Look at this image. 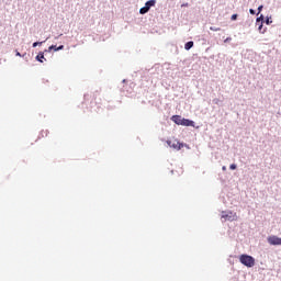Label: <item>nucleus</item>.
I'll return each instance as SVG.
<instances>
[{"mask_svg":"<svg viewBox=\"0 0 281 281\" xmlns=\"http://www.w3.org/2000/svg\"><path fill=\"white\" fill-rule=\"evenodd\" d=\"M222 170H224V171L227 170V167L223 166V167H222Z\"/></svg>","mask_w":281,"mask_h":281,"instance_id":"20","label":"nucleus"},{"mask_svg":"<svg viewBox=\"0 0 281 281\" xmlns=\"http://www.w3.org/2000/svg\"><path fill=\"white\" fill-rule=\"evenodd\" d=\"M182 5L187 7V5H188V3H186V4H182Z\"/></svg>","mask_w":281,"mask_h":281,"instance_id":"23","label":"nucleus"},{"mask_svg":"<svg viewBox=\"0 0 281 281\" xmlns=\"http://www.w3.org/2000/svg\"><path fill=\"white\" fill-rule=\"evenodd\" d=\"M49 52H52V49H54V52H60V49H65L64 45H60L59 47H56V45H52L48 47Z\"/></svg>","mask_w":281,"mask_h":281,"instance_id":"8","label":"nucleus"},{"mask_svg":"<svg viewBox=\"0 0 281 281\" xmlns=\"http://www.w3.org/2000/svg\"><path fill=\"white\" fill-rule=\"evenodd\" d=\"M266 23H267V25H271V23H273V21H271L270 19H267Z\"/></svg>","mask_w":281,"mask_h":281,"instance_id":"16","label":"nucleus"},{"mask_svg":"<svg viewBox=\"0 0 281 281\" xmlns=\"http://www.w3.org/2000/svg\"><path fill=\"white\" fill-rule=\"evenodd\" d=\"M43 58H45V55L43 53H40L37 56H36V60H38V63H43Z\"/></svg>","mask_w":281,"mask_h":281,"instance_id":"10","label":"nucleus"},{"mask_svg":"<svg viewBox=\"0 0 281 281\" xmlns=\"http://www.w3.org/2000/svg\"><path fill=\"white\" fill-rule=\"evenodd\" d=\"M149 10H150L149 8L143 7V8H140L139 13L140 14H146Z\"/></svg>","mask_w":281,"mask_h":281,"instance_id":"11","label":"nucleus"},{"mask_svg":"<svg viewBox=\"0 0 281 281\" xmlns=\"http://www.w3.org/2000/svg\"><path fill=\"white\" fill-rule=\"evenodd\" d=\"M222 218H224L225 221H236L237 215L236 213L233 212H222Z\"/></svg>","mask_w":281,"mask_h":281,"instance_id":"3","label":"nucleus"},{"mask_svg":"<svg viewBox=\"0 0 281 281\" xmlns=\"http://www.w3.org/2000/svg\"><path fill=\"white\" fill-rule=\"evenodd\" d=\"M157 3V0H149L145 3V8L147 9H151V8H155V4Z\"/></svg>","mask_w":281,"mask_h":281,"instance_id":"7","label":"nucleus"},{"mask_svg":"<svg viewBox=\"0 0 281 281\" xmlns=\"http://www.w3.org/2000/svg\"><path fill=\"white\" fill-rule=\"evenodd\" d=\"M258 12H262V5L258 8Z\"/></svg>","mask_w":281,"mask_h":281,"instance_id":"19","label":"nucleus"},{"mask_svg":"<svg viewBox=\"0 0 281 281\" xmlns=\"http://www.w3.org/2000/svg\"><path fill=\"white\" fill-rule=\"evenodd\" d=\"M229 41H232V37H227L224 43H229Z\"/></svg>","mask_w":281,"mask_h":281,"instance_id":"17","label":"nucleus"},{"mask_svg":"<svg viewBox=\"0 0 281 281\" xmlns=\"http://www.w3.org/2000/svg\"><path fill=\"white\" fill-rule=\"evenodd\" d=\"M229 168H231V170H236V164H232L231 166H229Z\"/></svg>","mask_w":281,"mask_h":281,"instance_id":"15","label":"nucleus"},{"mask_svg":"<svg viewBox=\"0 0 281 281\" xmlns=\"http://www.w3.org/2000/svg\"><path fill=\"white\" fill-rule=\"evenodd\" d=\"M259 30H262V24L259 26Z\"/></svg>","mask_w":281,"mask_h":281,"instance_id":"22","label":"nucleus"},{"mask_svg":"<svg viewBox=\"0 0 281 281\" xmlns=\"http://www.w3.org/2000/svg\"><path fill=\"white\" fill-rule=\"evenodd\" d=\"M167 144H168V146H170V148H175L176 150H181L183 148L182 143L176 138H173L171 140H167Z\"/></svg>","mask_w":281,"mask_h":281,"instance_id":"2","label":"nucleus"},{"mask_svg":"<svg viewBox=\"0 0 281 281\" xmlns=\"http://www.w3.org/2000/svg\"><path fill=\"white\" fill-rule=\"evenodd\" d=\"M192 47H194V42H188V43L184 45V49H187V50L192 49Z\"/></svg>","mask_w":281,"mask_h":281,"instance_id":"9","label":"nucleus"},{"mask_svg":"<svg viewBox=\"0 0 281 281\" xmlns=\"http://www.w3.org/2000/svg\"><path fill=\"white\" fill-rule=\"evenodd\" d=\"M210 30L211 32H221V27L211 26Z\"/></svg>","mask_w":281,"mask_h":281,"instance_id":"12","label":"nucleus"},{"mask_svg":"<svg viewBox=\"0 0 281 281\" xmlns=\"http://www.w3.org/2000/svg\"><path fill=\"white\" fill-rule=\"evenodd\" d=\"M239 262L241 265H244V267H248V268H251V267H255L256 265V259L249 255H241L239 257Z\"/></svg>","mask_w":281,"mask_h":281,"instance_id":"1","label":"nucleus"},{"mask_svg":"<svg viewBox=\"0 0 281 281\" xmlns=\"http://www.w3.org/2000/svg\"><path fill=\"white\" fill-rule=\"evenodd\" d=\"M15 56H21V53L16 52V53H15Z\"/></svg>","mask_w":281,"mask_h":281,"instance_id":"21","label":"nucleus"},{"mask_svg":"<svg viewBox=\"0 0 281 281\" xmlns=\"http://www.w3.org/2000/svg\"><path fill=\"white\" fill-rule=\"evenodd\" d=\"M231 19L232 21H236V19H238V14H233Z\"/></svg>","mask_w":281,"mask_h":281,"instance_id":"14","label":"nucleus"},{"mask_svg":"<svg viewBox=\"0 0 281 281\" xmlns=\"http://www.w3.org/2000/svg\"><path fill=\"white\" fill-rule=\"evenodd\" d=\"M250 14H256V11H254V9L249 10Z\"/></svg>","mask_w":281,"mask_h":281,"instance_id":"18","label":"nucleus"},{"mask_svg":"<svg viewBox=\"0 0 281 281\" xmlns=\"http://www.w3.org/2000/svg\"><path fill=\"white\" fill-rule=\"evenodd\" d=\"M38 45H43V42H34L33 47H38Z\"/></svg>","mask_w":281,"mask_h":281,"instance_id":"13","label":"nucleus"},{"mask_svg":"<svg viewBox=\"0 0 281 281\" xmlns=\"http://www.w3.org/2000/svg\"><path fill=\"white\" fill-rule=\"evenodd\" d=\"M180 126H194V121H190L188 119H182Z\"/></svg>","mask_w":281,"mask_h":281,"instance_id":"5","label":"nucleus"},{"mask_svg":"<svg viewBox=\"0 0 281 281\" xmlns=\"http://www.w3.org/2000/svg\"><path fill=\"white\" fill-rule=\"evenodd\" d=\"M268 243L269 245H281V238L276 235H272L268 237Z\"/></svg>","mask_w":281,"mask_h":281,"instance_id":"4","label":"nucleus"},{"mask_svg":"<svg viewBox=\"0 0 281 281\" xmlns=\"http://www.w3.org/2000/svg\"><path fill=\"white\" fill-rule=\"evenodd\" d=\"M171 120L172 122H175V124H178V126H181V122L183 119L180 115H173Z\"/></svg>","mask_w":281,"mask_h":281,"instance_id":"6","label":"nucleus"}]
</instances>
